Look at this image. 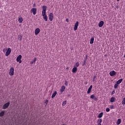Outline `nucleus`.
Returning <instances> with one entry per match:
<instances>
[{"instance_id": "nucleus-21", "label": "nucleus", "mask_w": 125, "mask_h": 125, "mask_svg": "<svg viewBox=\"0 0 125 125\" xmlns=\"http://www.w3.org/2000/svg\"><path fill=\"white\" fill-rule=\"evenodd\" d=\"M42 11H46V8H47L46 6L43 5V6L42 7Z\"/></svg>"}, {"instance_id": "nucleus-23", "label": "nucleus", "mask_w": 125, "mask_h": 125, "mask_svg": "<svg viewBox=\"0 0 125 125\" xmlns=\"http://www.w3.org/2000/svg\"><path fill=\"white\" fill-rule=\"evenodd\" d=\"M18 40H19V41H22V36L19 35L18 36Z\"/></svg>"}, {"instance_id": "nucleus-38", "label": "nucleus", "mask_w": 125, "mask_h": 125, "mask_svg": "<svg viewBox=\"0 0 125 125\" xmlns=\"http://www.w3.org/2000/svg\"><path fill=\"white\" fill-rule=\"evenodd\" d=\"M33 7H36V3L33 4Z\"/></svg>"}, {"instance_id": "nucleus-8", "label": "nucleus", "mask_w": 125, "mask_h": 125, "mask_svg": "<svg viewBox=\"0 0 125 125\" xmlns=\"http://www.w3.org/2000/svg\"><path fill=\"white\" fill-rule=\"evenodd\" d=\"M79 26V21H77L76 23L74 24V31H77L78 30V27Z\"/></svg>"}, {"instance_id": "nucleus-26", "label": "nucleus", "mask_w": 125, "mask_h": 125, "mask_svg": "<svg viewBox=\"0 0 125 125\" xmlns=\"http://www.w3.org/2000/svg\"><path fill=\"white\" fill-rule=\"evenodd\" d=\"M66 103H67V101H64L62 104V106H65L66 105Z\"/></svg>"}, {"instance_id": "nucleus-6", "label": "nucleus", "mask_w": 125, "mask_h": 125, "mask_svg": "<svg viewBox=\"0 0 125 125\" xmlns=\"http://www.w3.org/2000/svg\"><path fill=\"white\" fill-rule=\"evenodd\" d=\"M53 14L52 13H50L49 15H48V17H49V19L50 20V21H52V20H53Z\"/></svg>"}, {"instance_id": "nucleus-15", "label": "nucleus", "mask_w": 125, "mask_h": 125, "mask_svg": "<svg viewBox=\"0 0 125 125\" xmlns=\"http://www.w3.org/2000/svg\"><path fill=\"white\" fill-rule=\"evenodd\" d=\"M5 113V111H4V110L2 111L1 112H0V117H3Z\"/></svg>"}, {"instance_id": "nucleus-29", "label": "nucleus", "mask_w": 125, "mask_h": 125, "mask_svg": "<svg viewBox=\"0 0 125 125\" xmlns=\"http://www.w3.org/2000/svg\"><path fill=\"white\" fill-rule=\"evenodd\" d=\"M95 96H94V94L90 96L91 99H94L95 98Z\"/></svg>"}, {"instance_id": "nucleus-39", "label": "nucleus", "mask_w": 125, "mask_h": 125, "mask_svg": "<svg viewBox=\"0 0 125 125\" xmlns=\"http://www.w3.org/2000/svg\"><path fill=\"white\" fill-rule=\"evenodd\" d=\"M65 21H66V22H69V19H66Z\"/></svg>"}, {"instance_id": "nucleus-16", "label": "nucleus", "mask_w": 125, "mask_h": 125, "mask_svg": "<svg viewBox=\"0 0 125 125\" xmlns=\"http://www.w3.org/2000/svg\"><path fill=\"white\" fill-rule=\"evenodd\" d=\"M18 21L19 23H22V22H23V18H22L21 17H19L18 19Z\"/></svg>"}, {"instance_id": "nucleus-24", "label": "nucleus", "mask_w": 125, "mask_h": 125, "mask_svg": "<svg viewBox=\"0 0 125 125\" xmlns=\"http://www.w3.org/2000/svg\"><path fill=\"white\" fill-rule=\"evenodd\" d=\"M110 102H114L115 101V97H112L110 100Z\"/></svg>"}, {"instance_id": "nucleus-14", "label": "nucleus", "mask_w": 125, "mask_h": 125, "mask_svg": "<svg viewBox=\"0 0 125 125\" xmlns=\"http://www.w3.org/2000/svg\"><path fill=\"white\" fill-rule=\"evenodd\" d=\"M77 71H78V68L76 67H74L72 69V72L73 73H77Z\"/></svg>"}, {"instance_id": "nucleus-9", "label": "nucleus", "mask_w": 125, "mask_h": 125, "mask_svg": "<svg viewBox=\"0 0 125 125\" xmlns=\"http://www.w3.org/2000/svg\"><path fill=\"white\" fill-rule=\"evenodd\" d=\"M40 32H41V29L39 28H36L35 31V35H39V34H40Z\"/></svg>"}, {"instance_id": "nucleus-28", "label": "nucleus", "mask_w": 125, "mask_h": 125, "mask_svg": "<svg viewBox=\"0 0 125 125\" xmlns=\"http://www.w3.org/2000/svg\"><path fill=\"white\" fill-rule=\"evenodd\" d=\"M79 66H80V63H76L75 64V65H74V67H76L77 68V67H79Z\"/></svg>"}, {"instance_id": "nucleus-18", "label": "nucleus", "mask_w": 125, "mask_h": 125, "mask_svg": "<svg viewBox=\"0 0 125 125\" xmlns=\"http://www.w3.org/2000/svg\"><path fill=\"white\" fill-rule=\"evenodd\" d=\"M121 123H122V120H121V119H119L116 122V125H119L120 124H121Z\"/></svg>"}, {"instance_id": "nucleus-4", "label": "nucleus", "mask_w": 125, "mask_h": 125, "mask_svg": "<svg viewBox=\"0 0 125 125\" xmlns=\"http://www.w3.org/2000/svg\"><path fill=\"white\" fill-rule=\"evenodd\" d=\"M9 75L10 76H13L14 75V68L11 67L10 71H9Z\"/></svg>"}, {"instance_id": "nucleus-5", "label": "nucleus", "mask_w": 125, "mask_h": 125, "mask_svg": "<svg viewBox=\"0 0 125 125\" xmlns=\"http://www.w3.org/2000/svg\"><path fill=\"white\" fill-rule=\"evenodd\" d=\"M10 53H11V48H8L7 49V51L5 53V56H8V55H9V54H10Z\"/></svg>"}, {"instance_id": "nucleus-19", "label": "nucleus", "mask_w": 125, "mask_h": 125, "mask_svg": "<svg viewBox=\"0 0 125 125\" xmlns=\"http://www.w3.org/2000/svg\"><path fill=\"white\" fill-rule=\"evenodd\" d=\"M101 123H102V119H98V125H101Z\"/></svg>"}, {"instance_id": "nucleus-31", "label": "nucleus", "mask_w": 125, "mask_h": 125, "mask_svg": "<svg viewBox=\"0 0 125 125\" xmlns=\"http://www.w3.org/2000/svg\"><path fill=\"white\" fill-rule=\"evenodd\" d=\"M95 79H96V76H94L93 79V82H95Z\"/></svg>"}, {"instance_id": "nucleus-35", "label": "nucleus", "mask_w": 125, "mask_h": 125, "mask_svg": "<svg viewBox=\"0 0 125 125\" xmlns=\"http://www.w3.org/2000/svg\"><path fill=\"white\" fill-rule=\"evenodd\" d=\"M65 85L66 86L68 85V82L67 81L65 82Z\"/></svg>"}, {"instance_id": "nucleus-10", "label": "nucleus", "mask_w": 125, "mask_h": 125, "mask_svg": "<svg viewBox=\"0 0 125 125\" xmlns=\"http://www.w3.org/2000/svg\"><path fill=\"white\" fill-rule=\"evenodd\" d=\"M109 75L111 76V77H114V76L116 75V71L114 70L110 71Z\"/></svg>"}, {"instance_id": "nucleus-13", "label": "nucleus", "mask_w": 125, "mask_h": 125, "mask_svg": "<svg viewBox=\"0 0 125 125\" xmlns=\"http://www.w3.org/2000/svg\"><path fill=\"white\" fill-rule=\"evenodd\" d=\"M91 89H92V85H90L89 88L88 89L87 93L89 94V93H90L91 92Z\"/></svg>"}, {"instance_id": "nucleus-27", "label": "nucleus", "mask_w": 125, "mask_h": 125, "mask_svg": "<svg viewBox=\"0 0 125 125\" xmlns=\"http://www.w3.org/2000/svg\"><path fill=\"white\" fill-rule=\"evenodd\" d=\"M118 86H119V84H118V83H116L114 85V88H117L118 87Z\"/></svg>"}, {"instance_id": "nucleus-37", "label": "nucleus", "mask_w": 125, "mask_h": 125, "mask_svg": "<svg viewBox=\"0 0 125 125\" xmlns=\"http://www.w3.org/2000/svg\"><path fill=\"white\" fill-rule=\"evenodd\" d=\"M94 98V100H95V101H97V100H98V99H97V98Z\"/></svg>"}, {"instance_id": "nucleus-36", "label": "nucleus", "mask_w": 125, "mask_h": 125, "mask_svg": "<svg viewBox=\"0 0 125 125\" xmlns=\"http://www.w3.org/2000/svg\"><path fill=\"white\" fill-rule=\"evenodd\" d=\"M110 108H111V109H114V105H111Z\"/></svg>"}, {"instance_id": "nucleus-25", "label": "nucleus", "mask_w": 125, "mask_h": 125, "mask_svg": "<svg viewBox=\"0 0 125 125\" xmlns=\"http://www.w3.org/2000/svg\"><path fill=\"white\" fill-rule=\"evenodd\" d=\"M102 116H103V112H102L99 114L98 118H102Z\"/></svg>"}, {"instance_id": "nucleus-2", "label": "nucleus", "mask_w": 125, "mask_h": 125, "mask_svg": "<svg viewBox=\"0 0 125 125\" xmlns=\"http://www.w3.org/2000/svg\"><path fill=\"white\" fill-rule=\"evenodd\" d=\"M37 8H32L31 9L30 12L31 13H32L33 15H36L37 14Z\"/></svg>"}, {"instance_id": "nucleus-17", "label": "nucleus", "mask_w": 125, "mask_h": 125, "mask_svg": "<svg viewBox=\"0 0 125 125\" xmlns=\"http://www.w3.org/2000/svg\"><path fill=\"white\" fill-rule=\"evenodd\" d=\"M94 42V38L92 37L90 39V44H92V43H93V42Z\"/></svg>"}, {"instance_id": "nucleus-42", "label": "nucleus", "mask_w": 125, "mask_h": 125, "mask_svg": "<svg viewBox=\"0 0 125 125\" xmlns=\"http://www.w3.org/2000/svg\"><path fill=\"white\" fill-rule=\"evenodd\" d=\"M117 1H120V0H117Z\"/></svg>"}, {"instance_id": "nucleus-1", "label": "nucleus", "mask_w": 125, "mask_h": 125, "mask_svg": "<svg viewBox=\"0 0 125 125\" xmlns=\"http://www.w3.org/2000/svg\"><path fill=\"white\" fill-rule=\"evenodd\" d=\"M42 16H43V19L45 20V21H47V15H46V11H42Z\"/></svg>"}, {"instance_id": "nucleus-30", "label": "nucleus", "mask_w": 125, "mask_h": 125, "mask_svg": "<svg viewBox=\"0 0 125 125\" xmlns=\"http://www.w3.org/2000/svg\"><path fill=\"white\" fill-rule=\"evenodd\" d=\"M36 61H37V58H35L34 60L32 62V63H35V62H36Z\"/></svg>"}, {"instance_id": "nucleus-32", "label": "nucleus", "mask_w": 125, "mask_h": 125, "mask_svg": "<svg viewBox=\"0 0 125 125\" xmlns=\"http://www.w3.org/2000/svg\"><path fill=\"white\" fill-rule=\"evenodd\" d=\"M110 111V108H107L106 109V112H109Z\"/></svg>"}, {"instance_id": "nucleus-34", "label": "nucleus", "mask_w": 125, "mask_h": 125, "mask_svg": "<svg viewBox=\"0 0 125 125\" xmlns=\"http://www.w3.org/2000/svg\"><path fill=\"white\" fill-rule=\"evenodd\" d=\"M6 50H7V49H6V48H4L3 49V52H5L6 51Z\"/></svg>"}, {"instance_id": "nucleus-41", "label": "nucleus", "mask_w": 125, "mask_h": 125, "mask_svg": "<svg viewBox=\"0 0 125 125\" xmlns=\"http://www.w3.org/2000/svg\"><path fill=\"white\" fill-rule=\"evenodd\" d=\"M68 69H69V67L66 68V70H68Z\"/></svg>"}, {"instance_id": "nucleus-7", "label": "nucleus", "mask_w": 125, "mask_h": 125, "mask_svg": "<svg viewBox=\"0 0 125 125\" xmlns=\"http://www.w3.org/2000/svg\"><path fill=\"white\" fill-rule=\"evenodd\" d=\"M22 58V56L21 55H20L17 58V62H19V63H21L22 61H21V59Z\"/></svg>"}, {"instance_id": "nucleus-22", "label": "nucleus", "mask_w": 125, "mask_h": 125, "mask_svg": "<svg viewBox=\"0 0 125 125\" xmlns=\"http://www.w3.org/2000/svg\"><path fill=\"white\" fill-rule=\"evenodd\" d=\"M122 82H123V79H121L118 80L117 82L116 83H117V84H120V83H122Z\"/></svg>"}, {"instance_id": "nucleus-40", "label": "nucleus", "mask_w": 125, "mask_h": 125, "mask_svg": "<svg viewBox=\"0 0 125 125\" xmlns=\"http://www.w3.org/2000/svg\"><path fill=\"white\" fill-rule=\"evenodd\" d=\"M112 94H114V93H115V91H113L112 92Z\"/></svg>"}, {"instance_id": "nucleus-20", "label": "nucleus", "mask_w": 125, "mask_h": 125, "mask_svg": "<svg viewBox=\"0 0 125 125\" xmlns=\"http://www.w3.org/2000/svg\"><path fill=\"white\" fill-rule=\"evenodd\" d=\"M56 94H57V92L55 91L52 95V98H54L55 96H56Z\"/></svg>"}, {"instance_id": "nucleus-33", "label": "nucleus", "mask_w": 125, "mask_h": 125, "mask_svg": "<svg viewBox=\"0 0 125 125\" xmlns=\"http://www.w3.org/2000/svg\"><path fill=\"white\" fill-rule=\"evenodd\" d=\"M45 103L46 105H47V103H48V100H46L45 102Z\"/></svg>"}, {"instance_id": "nucleus-12", "label": "nucleus", "mask_w": 125, "mask_h": 125, "mask_svg": "<svg viewBox=\"0 0 125 125\" xmlns=\"http://www.w3.org/2000/svg\"><path fill=\"white\" fill-rule=\"evenodd\" d=\"M66 88V87H65L64 85H62V87H61V88L60 89V91L61 92H63L64 91V90H65V89Z\"/></svg>"}, {"instance_id": "nucleus-3", "label": "nucleus", "mask_w": 125, "mask_h": 125, "mask_svg": "<svg viewBox=\"0 0 125 125\" xmlns=\"http://www.w3.org/2000/svg\"><path fill=\"white\" fill-rule=\"evenodd\" d=\"M9 105H10V103H9V102H8V103L5 104H3V105L2 106V109H7V108H8Z\"/></svg>"}, {"instance_id": "nucleus-11", "label": "nucleus", "mask_w": 125, "mask_h": 125, "mask_svg": "<svg viewBox=\"0 0 125 125\" xmlns=\"http://www.w3.org/2000/svg\"><path fill=\"white\" fill-rule=\"evenodd\" d=\"M104 25V21H101L99 23V27H103Z\"/></svg>"}]
</instances>
